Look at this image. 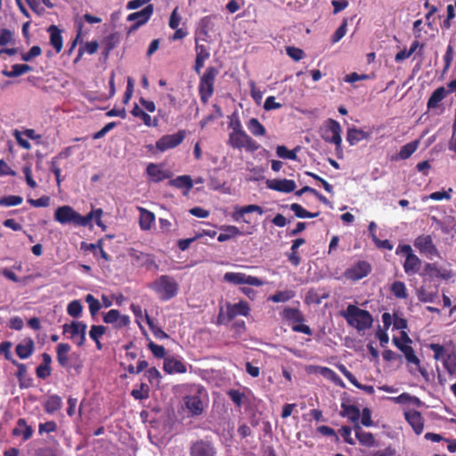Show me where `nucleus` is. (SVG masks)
I'll return each instance as SVG.
<instances>
[{
  "label": "nucleus",
  "mask_w": 456,
  "mask_h": 456,
  "mask_svg": "<svg viewBox=\"0 0 456 456\" xmlns=\"http://www.w3.org/2000/svg\"><path fill=\"white\" fill-rule=\"evenodd\" d=\"M227 144L232 149H245L248 152L256 151L260 148V144L250 137L245 131L230 133Z\"/></svg>",
  "instance_id": "6"
},
{
  "label": "nucleus",
  "mask_w": 456,
  "mask_h": 456,
  "mask_svg": "<svg viewBox=\"0 0 456 456\" xmlns=\"http://www.w3.org/2000/svg\"><path fill=\"white\" fill-rule=\"evenodd\" d=\"M249 312L250 307L247 301L240 300L236 304L226 303V316L229 322L239 315L248 316Z\"/></svg>",
  "instance_id": "16"
},
{
  "label": "nucleus",
  "mask_w": 456,
  "mask_h": 456,
  "mask_svg": "<svg viewBox=\"0 0 456 456\" xmlns=\"http://www.w3.org/2000/svg\"><path fill=\"white\" fill-rule=\"evenodd\" d=\"M286 53L295 61H299L305 56L304 51L295 46H287Z\"/></svg>",
  "instance_id": "59"
},
{
  "label": "nucleus",
  "mask_w": 456,
  "mask_h": 456,
  "mask_svg": "<svg viewBox=\"0 0 456 456\" xmlns=\"http://www.w3.org/2000/svg\"><path fill=\"white\" fill-rule=\"evenodd\" d=\"M222 232L218 235L217 240L219 242H224L238 235L242 234L240 229L234 225H225L221 228Z\"/></svg>",
  "instance_id": "40"
},
{
  "label": "nucleus",
  "mask_w": 456,
  "mask_h": 456,
  "mask_svg": "<svg viewBox=\"0 0 456 456\" xmlns=\"http://www.w3.org/2000/svg\"><path fill=\"white\" fill-rule=\"evenodd\" d=\"M70 348V346L66 343H61L56 347V359L62 368H66L69 365Z\"/></svg>",
  "instance_id": "33"
},
{
  "label": "nucleus",
  "mask_w": 456,
  "mask_h": 456,
  "mask_svg": "<svg viewBox=\"0 0 456 456\" xmlns=\"http://www.w3.org/2000/svg\"><path fill=\"white\" fill-rule=\"evenodd\" d=\"M83 311L82 303L79 300H73L69 303L67 306V313L69 315L74 318H77L81 315Z\"/></svg>",
  "instance_id": "51"
},
{
  "label": "nucleus",
  "mask_w": 456,
  "mask_h": 456,
  "mask_svg": "<svg viewBox=\"0 0 456 456\" xmlns=\"http://www.w3.org/2000/svg\"><path fill=\"white\" fill-rule=\"evenodd\" d=\"M265 183L268 189L285 193L292 192L297 188L295 181L289 179H271Z\"/></svg>",
  "instance_id": "17"
},
{
  "label": "nucleus",
  "mask_w": 456,
  "mask_h": 456,
  "mask_svg": "<svg viewBox=\"0 0 456 456\" xmlns=\"http://www.w3.org/2000/svg\"><path fill=\"white\" fill-rule=\"evenodd\" d=\"M131 395L136 400L147 399L150 395V387L145 383H141L139 388H134Z\"/></svg>",
  "instance_id": "50"
},
{
  "label": "nucleus",
  "mask_w": 456,
  "mask_h": 456,
  "mask_svg": "<svg viewBox=\"0 0 456 456\" xmlns=\"http://www.w3.org/2000/svg\"><path fill=\"white\" fill-rule=\"evenodd\" d=\"M85 300L88 304L91 315L94 316L102 307L100 301L92 294L86 295Z\"/></svg>",
  "instance_id": "52"
},
{
  "label": "nucleus",
  "mask_w": 456,
  "mask_h": 456,
  "mask_svg": "<svg viewBox=\"0 0 456 456\" xmlns=\"http://www.w3.org/2000/svg\"><path fill=\"white\" fill-rule=\"evenodd\" d=\"M390 290L396 298L405 299L408 297L406 286L404 282L401 281H394Z\"/></svg>",
  "instance_id": "47"
},
{
  "label": "nucleus",
  "mask_w": 456,
  "mask_h": 456,
  "mask_svg": "<svg viewBox=\"0 0 456 456\" xmlns=\"http://www.w3.org/2000/svg\"><path fill=\"white\" fill-rule=\"evenodd\" d=\"M347 324L358 331H364L371 328L373 317L367 310L361 309L355 305H348L346 310L340 312Z\"/></svg>",
  "instance_id": "1"
},
{
  "label": "nucleus",
  "mask_w": 456,
  "mask_h": 456,
  "mask_svg": "<svg viewBox=\"0 0 456 456\" xmlns=\"http://www.w3.org/2000/svg\"><path fill=\"white\" fill-rule=\"evenodd\" d=\"M35 350V343L31 338H26L15 347V352L20 359H28Z\"/></svg>",
  "instance_id": "25"
},
{
  "label": "nucleus",
  "mask_w": 456,
  "mask_h": 456,
  "mask_svg": "<svg viewBox=\"0 0 456 456\" xmlns=\"http://www.w3.org/2000/svg\"><path fill=\"white\" fill-rule=\"evenodd\" d=\"M299 150V146H297L295 149L290 151L284 145H279L276 148V154L281 159L296 160L297 159V152Z\"/></svg>",
  "instance_id": "46"
},
{
  "label": "nucleus",
  "mask_w": 456,
  "mask_h": 456,
  "mask_svg": "<svg viewBox=\"0 0 456 456\" xmlns=\"http://www.w3.org/2000/svg\"><path fill=\"white\" fill-rule=\"evenodd\" d=\"M356 438L363 446L371 447L375 444V438L370 432L363 431L362 433H360Z\"/></svg>",
  "instance_id": "57"
},
{
  "label": "nucleus",
  "mask_w": 456,
  "mask_h": 456,
  "mask_svg": "<svg viewBox=\"0 0 456 456\" xmlns=\"http://www.w3.org/2000/svg\"><path fill=\"white\" fill-rule=\"evenodd\" d=\"M149 349L153 355L159 359L164 358L166 355V349L163 346H159L151 341L148 345Z\"/></svg>",
  "instance_id": "63"
},
{
  "label": "nucleus",
  "mask_w": 456,
  "mask_h": 456,
  "mask_svg": "<svg viewBox=\"0 0 456 456\" xmlns=\"http://www.w3.org/2000/svg\"><path fill=\"white\" fill-rule=\"evenodd\" d=\"M421 265V260L415 254L406 256L403 269L407 274H415L419 273Z\"/></svg>",
  "instance_id": "31"
},
{
  "label": "nucleus",
  "mask_w": 456,
  "mask_h": 456,
  "mask_svg": "<svg viewBox=\"0 0 456 456\" xmlns=\"http://www.w3.org/2000/svg\"><path fill=\"white\" fill-rule=\"evenodd\" d=\"M34 430L31 426L27 424L25 419H19L16 427L12 430L13 436H22L23 441H28L33 436Z\"/></svg>",
  "instance_id": "23"
},
{
  "label": "nucleus",
  "mask_w": 456,
  "mask_h": 456,
  "mask_svg": "<svg viewBox=\"0 0 456 456\" xmlns=\"http://www.w3.org/2000/svg\"><path fill=\"white\" fill-rule=\"evenodd\" d=\"M47 31L50 34V44L55 49L56 53H61L63 47L61 30L56 25H51Z\"/></svg>",
  "instance_id": "26"
},
{
  "label": "nucleus",
  "mask_w": 456,
  "mask_h": 456,
  "mask_svg": "<svg viewBox=\"0 0 456 456\" xmlns=\"http://www.w3.org/2000/svg\"><path fill=\"white\" fill-rule=\"evenodd\" d=\"M215 16L209 15L205 16L200 20V33L205 37H208V32L213 29L214 23L213 19Z\"/></svg>",
  "instance_id": "53"
},
{
  "label": "nucleus",
  "mask_w": 456,
  "mask_h": 456,
  "mask_svg": "<svg viewBox=\"0 0 456 456\" xmlns=\"http://www.w3.org/2000/svg\"><path fill=\"white\" fill-rule=\"evenodd\" d=\"M401 352L404 354L405 356V359L406 361L409 362V363H412L416 366L419 367V370L420 371V373L425 376L426 374V370H423L421 367H420V361L419 359L416 356L415 353H414V350L412 348V346H409V345H406L405 346H403V348H401Z\"/></svg>",
  "instance_id": "41"
},
{
  "label": "nucleus",
  "mask_w": 456,
  "mask_h": 456,
  "mask_svg": "<svg viewBox=\"0 0 456 456\" xmlns=\"http://www.w3.org/2000/svg\"><path fill=\"white\" fill-rule=\"evenodd\" d=\"M63 333L69 334V338L74 341L77 346H84L87 325L83 322L73 321L70 323H65L62 326Z\"/></svg>",
  "instance_id": "8"
},
{
  "label": "nucleus",
  "mask_w": 456,
  "mask_h": 456,
  "mask_svg": "<svg viewBox=\"0 0 456 456\" xmlns=\"http://www.w3.org/2000/svg\"><path fill=\"white\" fill-rule=\"evenodd\" d=\"M89 216H83L70 206L59 207L54 212V220L61 224H73L76 226H88Z\"/></svg>",
  "instance_id": "5"
},
{
  "label": "nucleus",
  "mask_w": 456,
  "mask_h": 456,
  "mask_svg": "<svg viewBox=\"0 0 456 456\" xmlns=\"http://www.w3.org/2000/svg\"><path fill=\"white\" fill-rule=\"evenodd\" d=\"M305 243V240L303 238H297L292 241L290 248V253L287 254L288 260L295 267L298 266L301 263V257L298 255V248Z\"/></svg>",
  "instance_id": "28"
},
{
  "label": "nucleus",
  "mask_w": 456,
  "mask_h": 456,
  "mask_svg": "<svg viewBox=\"0 0 456 456\" xmlns=\"http://www.w3.org/2000/svg\"><path fill=\"white\" fill-rule=\"evenodd\" d=\"M219 70L217 68L209 66L200 77L199 94L202 103H208L215 92V82Z\"/></svg>",
  "instance_id": "4"
},
{
  "label": "nucleus",
  "mask_w": 456,
  "mask_h": 456,
  "mask_svg": "<svg viewBox=\"0 0 456 456\" xmlns=\"http://www.w3.org/2000/svg\"><path fill=\"white\" fill-rule=\"evenodd\" d=\"M342 128L340 124L332 118H329L322 128V138L329 143H332L336 146L337 150L341 148Z\"/></svg>",
  "instance_id": "7"
},
{
  "label": "nucleus",
  "mask_w": 456,
  "mask_h": 456,
  "mask_svg": "<svg viewBox=\"0 0 456 456\" xmlns=\"http://www.w3.org/2000/svg\"><path fill=\"white\" fill-rule=\"evenodd\" d=\"M189 452L190 456H216L217 450L212 440L202 438L191 443Z\"/></svg>",
  "instance_id": "10"
},
{
  "label": "nucleus",
  "mask_w": 456,
  "mask_h": 456,
  "mask_svg": "<svg viewBox=\"0 0 456 456\" xmlns=\"http://www.w3.org/2000/svg\"><path fill=\"white\" fill-rule=\"evenodd\" d=\"M168 184L178 189H185V193L190 191L193 187V183L190 175H179L170 180Z\"/></svg>",
  "instance_id": "38"
},
{
  "label": "nucleus",
  "mask_w": 456,
  "mask_h": 456,
  "mask_svg": "<svg viewBox=\"0 0 456 456\" xmlns=\"http://www.w3.org/2000/svg\"><path fill=\"white\" fill-rule=\"evenodd\" d=\"M371 272V265L364 260H360L350 268H347L344 275L347 280L359 281L368 276Z\"/></svg>",
  "instance_id": "14"
},
{
  "label": "nucleus",
  "mask_w": 456,
  "mask_h": 456,
  "mask_svg": "<svg viewBox=\"0 0 456 456\" xmlns=\"http://www.w3.org/2000/svg\"><path fill=\"white\" fill-rule=\"evenodd\" d=\"M146 174L149 180L152 183H160L165 179L171 177V172L162 169V166L155 163H150L146 167Z\"/></svg>",
  "instance_id": "18"
},
{
  "label": "nucleus",
  "mask_w": 456,
  "mask_h": 456,
  "mask_svg": "<svg viewBox=\"0 0 456 456\" xmlns=\"http://www.w3.org/2000/svg\"><path fill=\"white\" fill-rule=\"evenodd\" d=\"M138 210L140 212L139 225L141 230L149 231L155 221L154 213L142 207H139Z\"/></svg>",
  "instance_id": "27"
},
{
  "label": "nucleus",
  "mask_w": 456,
  "mask_h": 456,
  "mask_svg": "<svg viewBox=\"0 0 456 456\" xmlns=\"http://www.w3.org/2000/svg\"><path fill=\"white\" fill-rule=\"evenodd\" d=\"M32 70V67L28 64H14L11 70L4 69L2 74L7 77H16Z\"/></svg>",
  "instance_id": "42"
},
{
  "label": "nucleus",
  "mask_w": 456,
  "mask_h": 456,
  "mask_svg": "<svg viewBox=\"0 0 456 456\" xmlns=\"http://www.w3.org/2000/svg\"><path fill=\"white\" fill-rule=\"evenodd\" d=\"M417 297L420 302L423 303H434L438 298V289H428L425 286H421L417 289Z\"/></svg>",
  "instance_id": "34"
},
{
  "label": "nucleus",
  "mask_w": 456,
  "mask_h": 456,
  "mask_svg": "<svg viewBox=\"0 0 456 456\" xmlns=\"http://www.w3.org/2000/svg\"><path fill=\"white\" fill-rule=\"evenodd\" d=\"M58 428L57 423L53 420L40 423L38 426V433L43 435L44 433H53Z\"/></svg>",
  "instance_id": "61"
},
{
  "label": "nucleus",
  "mask_w": 456,
  "mask_h": 456,
  "mask_svg": "<svg viewBox=\"0 0 456 456\" xmlns=\"http://www.w3.org/2000/svg\"><path fill=\"white\" fill-rule=\"evenodd\" d=\"M229 398L236 404L240 407L242 401L245 398V394L237 389H231L227 392Z\"/></svg>",
  "instance_id": "60"
},
{
  "label": "nucleus",
  "mask_w": 456,
  "mask_h": 456,
  "mask_svg": "<svg viewBox=\"0 0 456 456\" xmlns=\"http://www.w3.org/2000/svg\"><path fill=\"white\" fill-rule=\"evenodd\" d=\"M247 127L249 132L255 136H264L266 134L265 127L256 118H251L248 123Z\"/></svg>",
  "instance_id": "44"
},
{
  "label": "nucleus",
  "mask_w": 456,
  "mask_h": 456,
  "mask_svg": "<svg viewBox=\"0 0 456 456\" xmlns=\"http://www.w3.org/2000/svg\"><path fill=\"white\" fill-rule=\"evenodd\" d=\"M149 289L154 291L163 301L175 297L179 289L175 279L170 275H160L148 285Z\"/></svg>",
  "instance_id": "2"
},
{
  "label": "nucleus",
  "mask_w": 456,
  "mask_h": 456,
  "mask_svg": "<svg viewBox=\"0 0 456 456\" xmlns=\"http://www.w3.org/2000/svg\"><path fill=\"white\" fill-rule=\"evenodd\" d=\"M185 136V130H179L175 134L163 135L156 142V148L162 152L174 149L183 142Z\"/></svg>",
  "instance_id": "11"
},
{
  "label": "nucleus",
  "mask_w": 456,
  "mask_h": 456,
  "mask_svg": "<svg viewBox=\"0 0 456 456\" xmlns=\"http://www.w3.org/2000/svg\"><path fill=\"white\" fill-rule=\"evenodd\" d=\"M370 135L369 132H365L362 129L350 127L347 129L346 141L350 145H355L359 142L368 139Z\"/></svg>",
  "instance_id": "29"
},
{
  "label": "nucleus",
  "mask_w": 456,
  "mask_h": 456,
  "mask_svg": "<svg viewBox=\"0 0 456 456\" xmlns=\"http://www.w3.org/2000/svg\"><path fill=\"white\" fill-rule=\"evenodd\" d=\"M293 293L289 290L278 291L269 297V300L274 303L287 302L293 297Z\"/></svg>",
  "instance_id": "56"
},
{
  "label": "nucleus",
  "mask_w": 456,
  "mask_h": 456,
  "mask_svg": "<svg viewBox=\"0 0 456 456\" xmlns=\"http://www.w3.org/2000/svg\"><path fill=\"white\" fill-rule=\"evenodd\" d=\"M163 370L168 374H182L187 371V367L185 363L179 359L175 357H167L164 360Z\"/></svg>",
  "instance_id": "21"
},
{
  "label": "nucleus",
  "mask_w": 456,
  "mask_h": 456,
  "mask_svg": "<svg viewBox=\"0 0 456 456\" xmlns=\"http://www.w3.org/2000/svg\"><path fill=\"white\" fill-rule=\"evenodd\" d=\"M43 406L46 413L53 414L62 407V399L58 395H49Z\"/></svg>",
  "instance_id": "35"
},
{
  "label": "nucleus",
  "mask_w": 456,
  "mask_h": 456,
  "mask_svg": "<svg viewBox=\"0 0 456 456\" xmlns=\"http://www.w3.org/2000/svg\"><path fill=\"white\" fill-rule=\"evenodd\" d=\"M103 211L102 208H96L89 212L86 216H89L88 226L91 225L92 220H95V224L97 226L102 227L103 230L105 229V225L102 222Z\"/></svg>",
  "instance_id": "55"
},
{
  "label": "nucleus",
  "mask_w": 456,
  "mask_h": 456,
  "mask_svg": "<svg viewBox=\"0 0 456 456\" xmlns=\"http://www.w3.org/2000/svg\"><path fill=\"white\" fill-rule=\"evenodd\" d=\"M340 415L348 418L351 422H356L360 420L361 411L355 405L342 403Z\"/></svg>",
  "instance_id": "32"
},
{
  "label": "nucleus",
  "mask_w": 456,
  "mask_h": 456,
  "mask_svg": "<svg viewBox=\"0 0 456 456\" xmlns=\"http://www.w3.org/2000/svg\"><path fill=\"white\" fill-rule=\"evenodd\" d=\"M186 409L191 415H200L204 411V403L199 394L186 395L183 399Z\"/></svg>",
  "instance_id": "19"
},
{
  "label": "nucleus",
  "mask_w": 456,
  "mask_h": 456,
  "mask_svg": "<svg viewBox=\"0 0 456 456\" xmlns=\"http://www.w3.org/2000/svg\"><path fill=\"white\" fill-rule=\"evenodd\" d=\"M404 417L409 425L417 435H420L424 428V419L421 413L416 410L404 411Z\"/></svg>",
  "instance_id": "20"
},
{
  "label": "nucleus",
  "mask_w": 456,
  "mask_h": 456,
  "mask_svg": "<svg viewBox=\"0 0 456 456\" xmlns=\"http://www.w3.org/2000/svg\"><path fill=\"white\" fill-rule=\"evenodd\" d=\"M107 328L103 325H92L89 330V337L93 340L101 339L105 334Z\"/></svg>",
  "instance_id": "58"
},
{
  "label": "nucleus",
  "mask_w": 456,
  "mask_h": 456,
  "mask_svg": "<svg viewBox=\"0 0 456 456\" xmlns=\"http://www.w3.org/2000/svg\"><path fill=\"white\" fill-rule=\"evenodd\" d=\"M413 246L421 254L429 258L439 256V251L430 234H420L413 241Z\"/></svg>",
  "instance_id": "9"
},
{
  "label": "nucleus",
  "mask_w": 456,
  "mask_h": 456,
  "mask_svg": "<svg viewBox=\"0 0 456 456\" xmlns=\"http://www.w3.org/2000/svg\"><path fill=\"white\" fill-rule=\"evenodd\" d=\"M69 365L65 369L69 372L74 370L76 374H80L83 369V361L80 357V354L77 353H72L69 355Z\"/></svg>",
  "instance_id": "43"
},
{
  "label": "nucleus",
  "mask_w": 456,
  "mask_h": 456,
  "mask_svg": "<svg viewBox=\"0 0 456 456\" xmlns=\"http://www.w3.org/2000/svg\"><path fill=\"white\" fill-rule=\"evenodd\" d=\"M444 368L450 375L456 374V356L452 354H446L443 358Z\"/></svg>",
  "instance_id": "49"
},
{
  "label": "nucleus",
  "mask_w": 456,
  "mask_h": 456,
  "mask_svg": "<svg viewBox=\"0 0 456 456\" xmlns=\"http://www.w3.org/2000/svg\"><path fill=\"white\" fill-rule=\"evenodd\" d=\"M448 94L446 88L444 86H440L436 88L429 97L427 106L428 109L436 108L439 103L446 97Z\"/></svg>",
  "instance_id": "37"
},
{
  "label": "nucleus",
  "mask_w": 456,
  "mask_h": 456,
  "mask_svg": "<svg viewBox=\"0 0 456 456\" xmlns=\"http://www.w3.org/2000/svg\"><path fill=\"white\" fill-rule=\"evenodd\" d=\"M361 424L364 427H372L373 426V420L371 419V411L369 408H363L362 411L361 412L360 416Z\"/></svg>",
  "instance_id": "64"
},
{
  "label": "nucleus",
  "mask_w": 456,
  "mask_h": 456,
  "mask_svg": "<svg viewBox=\"0 0 456 456\" xmlns=\"http://www.w3.org/2000/svg\"><path fill=\"white\" fill-rule=\"evenodd\" d=\"M424 274L431 278L436 277L443 280H448L452 277L450 270L439 268L436 263H427L424 267Z\"/></svg>",
  "instance_id": "24"
},
{
  "label": "nucleus",
  "mask_w": 456,
  "mask_h": 456,
  "mask_svg": "<svg viewBox=\"0 0 456 456\" xmlns=\"http://www.w3.org/2000/svg\"><path fill=\"white\" fill-rule=\"evenodd\" d=\"M129 256L132 259L133 265H135L138 267H144L148 271L159 269V265L156 263L154 257L150 254L131 248Z\"/></svg>",
  "instance_id": "12"
},
{
  "label": "nucleus",
  "mask_w": 456,
  "mask_h": 456,
  "mask_svg": "<svg viewBox=\"0 0 456 456\" xmlns=\"http://www.w3.org/2000/svg\"><path fill=\"white\" fill-rule=\"evenodd\" d=\"M280 316L285 322L291 325L294 332H300L308 336L313 334L311 328L303 323L305 320V315L298 308L287 306L280 313Z\"/></svg>",
  "instance_id": "3"
},
{
  "label": "nucleus",
  "mask_w": 456,
  "mask_h": 456,
  "mask_svg": "<svg viewBox=\"0 0 456 456\" xmlns=\"http://www.w3.org/2000/svg\"><path fill=\"white\" fill-rule=\"evenodd\" d=\"M224 280L227 282L241 285L248 284L251 286L260 287L264 282L257 277L247 275L243 273L228 272L224 275Z\"/></svg>",
  "instance_id": "13"
},
{
  "label": "nucleus",
  "mask_w": 456,
  "mask_h": 456,
  "mask_svg": "<svg viewBox=\"0 0 456 456\" xmlns=\"http://www.w3.org/2000/svg\"><path fill=\"white\" fill-rule=\"evenodd\" d=\"M290 209L294 212L295 216L298 218H314L317 217L320 213H312L305 209L301 205L298 203H292L290 205Z\"/></svg>",
  "instance_id": "48"
},
{
  "label": "nucleus",
  "mask_w": 456,
  "mask_h": 456,
  "mask_svg": "<svg viewBox=\"0 0 456 456\" xmlns=\"http://www.w3.org/2000/svg\"><path fill=\"white\" fill-rule=\"evenodd\" d=\"M419 141H412L403 145L398 154L393 157V159H409L418 149Z\"/></svg>",
  "instance_id": "39"
},
{
  "label": "nucleus",
  "mask_w": 456,
  "mask_h": 456,
  "mask_svg": "<svg viewBox=\"0 0 456 456\" xmlns=\"http://www.w3.org/2000/svg\"><path fill=\"white\" fill-rule=\"evenodd\" d=\"M12 363L17 367L16 377L20 382V387H29L32 386V379L28 378V382L25 383V378L27 376V366L24 363L19 362L16 360H12Z\"/></svg>",
  "instance_id": "36"
},
{
  "label": "nucleus",
  "mask_w": 456,
  "mask_h": 456,
  "mask_svg": "<svg viewBox=\"0 0 456 456\" xmlns=\"http://www.w3.org/2000/svg\"><path fill=\"white\" fill-rule=\"evenodd\" d=\"M131 114L139 118L142 120L143 124L149 127H156L159 125V120L157 118H151V117L146 113L143 110H142L138 104H134V108L131 110Z\"/></svg>",
  "instance_id": "30"
},
{
  "label": "nucleus",
  "mask_w": 456,
  "mask_h": 456,
  "mask_svg": "<svg viewBox=\"0 0 456 456\" xmlns=\"http://www.w3.org/2000/svg\"><path fill=\"white\" fill-rule=\"evenodd\" d=\"M154 12V6L151 4L146 5L142 10L130 13L126 17L127 21L142 22L146 24Z\"/></svg>",
  "instance_id": "22"
},
{
  "label": "nucleus",
  "mask_w": 456,
  "mask_h": 456,
  "mask_svg": "<svg viewBox=\"0 0 456 456\" xmlns=\"http://www.w3.org/2000/svg\"><path fill=\"white\" fill-rule=\"evenodd\" d=\"M23 198L16 195H9L0 198V206L11 207L21 204Z\"/></svg>",
  "instance_id": "54"
},
{
  "label": "nucleus",
  "mask_w": 456,
  "mask_h": 456,
  "mask_svg": "<svg viewBox=\"0 0 456 456\" xmlns=\"http://www.w3.org/2000/svg\"><path fill=\"white\" fill-rule=\"evenodd\" d=\"M428 347L434 352V359L436 361L443 360L445 356V348L443 345L432 343Z\"/></svg>",
  "instance_id": "62"
},
{
  "label": "nucleus",
  "mask_w": 456,
  "mask_h": 456,
  "mask_svg": "<svg viewBox=\"0 0 456 456\" xmlns=\"http://www.w3.org/2000/svg\"><path fill=\"white\" fill-rule=\"evenodd\" d=\"M315 370L318 373H320L324 378L333 381L334 383H336L338 385L344 386L343 381L341 380V379L338 376V374L333 370H331L328 367H323V366H317V367H315Z\"/></svg>",
  "instance_id": "45"
},
{
  "label": "nucleus",
  "mask_w": 456,
  "mask_h": 456,
  "mask_svg": "<svg viewBox=\"0 0 456 456\" xmlns=\"http://www.w3.org/2000/svg\"><path fill=\"white\" fill-rule=\"evenodd\" d=\"M102 319L105 323L113 324L117 329H121L130 324L129 316L121 315L120 312L117 309L110 310L103 315Z\"/></svg>",
  "instance_id": "15"
}]
</instances>
